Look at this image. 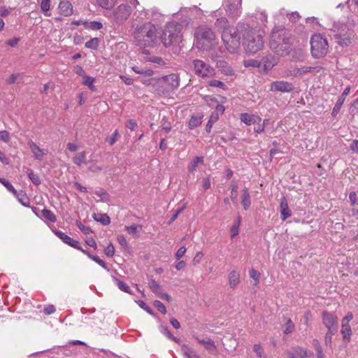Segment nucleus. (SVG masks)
Returning a JSON list of instances; mask_svg holds the SVG:
<instances>
[{"instance_id":"1","label":"nucleus","mask_w":358,"mask_h":358,"mask_svg":"<svg viewBox=\"0 0 358 358\" xmlns=\"http://www.w3.org/2000/svg\"><path fill=\"white\" fill-rule=\"evenodd\" d=\"M132 33L136 44L143 47H150L158 42L159 36L156 27L150 23L145 22L136 25Z\"/></svg>"},{"instance_id":"2","label":"nucleus","mask_w":358,"mask_h":358,"mask_svg":"<svg viewBox=\"0 0 358 358\" xmlns=\"http://www.w3.org/2000/svg\"><path fill=\"white\" fill-rule=\"evenodd\" d=\"M270 48L277 55L285 56L290 50V34L283 28L275 27L269 41Z\"/></svg>"},{"instance_id":"3","label":"nucleus","mask_w":358,"mask_h":358,"mask_svg":"<svg viewBox=\"0 0 358 358\" xmlns=\"http://www.w3.org/2000/svg\"><path fill=\"white\" fill-rule=\"evenodd\" d=\"M264 37L265 33L261 29H245L243 34L245 51L248 54L254 55L262 50L264 47Z\"/></svg>"},{"instance_id":"4","label":"nucleus","mask_w":358,"mask_h":358,"mask_svg":"<svg viewBox=\"0 0 358 358\" xmlns=\"http://www.w3.org/2000/svg\"><path fill=\"white\" fill-rule=\"evenodd\" d=\"M331 30L334 39L341 47L351 45L357 38L353 26L350 23L334 24Z\"/></svg>"},{"instance_id":"5","label":"nucleus","mask_w":358,"mask_h":358,"mask_svg":"<svg viewBox=\"0 0 358 358\" xmlns=\"http://www.w3.org/2000/svg\"><path fill=\"white\" fill-rule=\"evenodd\" d=\"M195 46L201 50H209L216 44L215 33L209 27L201 25L194 31Z\"/></svg>"},{"instance_id":"6","label":"nucleus","mask_w":358,"mask_h":358,"mask_svg":"<svg viewBox=\"0 0 358 358\" xmlns=\"http://www.w3.org/2000/svg\"><path fill=\"white\" fill-rule=\"evenodd\" d=\"M182 26L178 22L169 23L162 36V41L165 47L179 44L182 41Z\"/></svg>"},{"instance_id":"7","label":"nucleus","mask_w":358,"mask_h":358,"mask_svg":"<svg viewBox=\"0 0 358 358\" xmlns=\"http://www.w3.org/2000/svg\"><path fill=\"white\" fill-rule=\"evenodd\" d=\"M222 39L229 52L235 53L240 48L241 34L236 28H224L222 33Z\"/></svg>"},{"instance_id":"8","label":"nucleus","mask_w":358,"mask_h":358,"mask_svg":"<svg viewBox=\"0 0 358 358\" xmlns=\"http://www.w3.org/2000/svg\"><path fill=\"white\" fill-rule=\"evenodd\" d=\"M311 54L315 58L324 57L329 51V44L320 34H315L310 39Z\"/></svg>"},{"instance_id":"9","label":"nucleus","mask_w":358,"mask_h":358,"mask_svg":"<svg viewBox=\"0 0 358 358\" xmlns=\"http://www.w3.org/2000/svg\"><path fill=\"white\" fill-rule=\"evenodd\" d=\"M192 65L194 73L199 77L210 78L215 74L214 69L209 64L201 59H194Z\"/></svg>"},{"instance_id":"10","label":"nucleus","mask_w":358,"mask_h":358,"mask_svg":"<svg viewBox=\"0 0 358 358\" xmlns=\"http://www.w3.org/2000/svg\"><path fill=\"white\" fill-rule=\"evenodd\" d=\"M131 13V6L122 3L119 5L113 12V17L115 21L118 23L125 22Z\"/></svg>"},{"instance_id":"11","label":"nucleus","mask_w":358,"mask_h":358,"mask_svg":"<svg viewBox=\"0 0 358 358\" xmlns=\"http://www.w3.org/2000/svg\"><path fill=\"white\" fill-rule=\"evenodd\" d=\"M322 323L327 329V330H332L335 329V331H338V317L336 315L324 311L322 313Z\"/></svg>"},{"instance_id":"12","label":"nucleus","mask_w":358,"mask_h":358,"mask_svg":"<svg viewBox=\"0 0 358 358\" xmlns=\"http://www.w3.org/2000/svg\"><path fill=\"white\" fill-rule=\"evenodd\" d=\"M285 355L288 358H309L313 355V352L301 347L296 346L287 350Z\"/></svg>"},{"instance_id":"13","label":"nucleus","mask_w":358,"mask_h":358,"mask_svg":"<svg viewBox=\"0 0 358 358\" xmlns=\"http://www.w3.org/2000/svg\"><path fill=\"white\" fill-rule=\"evenodd\" d=\"M294 88L292 83L284 80L273 82L270 85V91L271 92H291Z\"/></svg>"},{"instance_id":"14","label":"nucleus","mask_w":358,"mask_h":358,"mask_svg":"<svg viewBox=\"0 0 358 358\" xmlns=\"http://www.w3.org/2000/svg\"><path fill=\"white\" fill-rule=\"evenodd\" d=\"M53 232L57 237H59L61 240H62L64 243L68 244L69 245H70L74 248H76L78 250H81V247H80L79 241L71 238L70 236L65 234L62 231L54 230Z\"/></svg>"},{"instance_id":"15","label":"nucleus","mask_w":358,"mask_h":358,"mask_svg":"<svg viewBox=\"0 0 358 358\" xmlns=\"http://www.w3.org/2000/svg\"><path fill=\"white\" fill-rule=\"evenodd\" d=\"M28 145L31 152L33 153L34 157L39 161H42L46 152L44 150L41 149L34 142L30 141L28 143Z\"/></svg>"},{"instance_id":"16","label":"nucleus","mask_w":358,"mask_h":358,"mask_svg":"<svg viewBox=\"0 0 358 358\" xmlns=\"http://www.w3.org/2000/svg\"><path fill=\"white\" fill-rule=\"evenodd\" d=\"M164 83L169 87V90H173L179 86V78L176 74L172 73L163 78Z\"/></svg>"},{"instance_id":"17","label":"nucleus","mask_w":358,"mask_h":358,"mask_svg":"<svg viewBox=\"0 0 358 358\" xmlns=\"http://www.w3.org/2000/svg\"><path fill=\"white\" fill-rule=\"evenodd\" d=\"M241 120L247 125L252 124H259L261 122V118L255 115H250L248 113H241L240 115Z\"/></svg>"},{"instance_id":"18","label":"nucleus","mask_w":358,"mask_h":358,"mask_svg":"<svg viewBox=\"0 0 358 358\" xmlns=\"http://www.w3.org/2000/svg\"><path fill=\"white\" fill-rule=\"evenodd\" d=\"M195 338L199 343L203 345L206 350H208L210 353L215 354L216 352V346L210 338L199 339L197 337H195Z\"/></svg>"},{"instance_id":"19","label":"nucleus","mask_w":358,"mask_h":358,"mask_svg":"<svg viewBox=\"0 0 358 358\" xmlns=\"http://www.w3.org/2000/svg\"><path fill=\"white\" fill-rule=\"evenodd\" d=\"M217 69L226 76H232L234 74L231 66L225 61L220 60L217 62Z\"/></svg>"},{"instance_id":"20","label":"nucleus","mask_w":358,"mask_h":358,"mask_svg":"<svg viewBox=\"0 0 358 358\" xmlns=\"http://www.w3.org/2000/svg\"><path fill=\"white\" fill-rule=\"evenodd\" d=\"M61 14L64 16H70L73 13L72 4L69 1H62L59 5Z\"/></svg>"},{"instance_id":"21","label":"nucleus","mask_w":358,"mask_h":358,"mask_svg":"<svg viewBox=\"0 0 358 358\" xmlns=\"http://www.w3.org/2000/svg\"><path fill=\"white\" fill-rule=\"evenodd\" d=\"M240 283V273L233 270L229 274V285L231 289H235Z\"/></svg>"},{"instance_id":"22","label":"nucleus","mask_w":358,"mask_h":358,"mask_svg":"<svg viewBox=\"0 0 358 358\" xmlns=\"http://www.w3.org/2000/svg\"><path fill=\"white\" fill-rule=\"evenodd\" d=\"M240 6L239 2L229 4L227 9L229 15L232 17H236L239 13Z\"/></svg>"},{"instance_id":"23","label":"nucleus","mask_w":358,"mask_h":358,"mask_svg":"<svg viewBox=\"0 0 358 358\" xmlns=\"http://www.w3.org/2000/svg\"><path fill=\"white\" fill-rule=\"evenodd\" d=\"M242 200L241 203L243 206V208L245 210H248L249 207L250 206L251 201H250V196L248 192V188L245 187L242 190Z\"/></svg>"},{"instance_id":"24","label":"nucleus","mask_w":358,"mask_h":358,"mask_svg":"<svg viewBox=\"0 0 358 358\" xmlns=\"http://www.w3.org/2000/svg\"><path fill=\"white\" fill-rule=\"evenodd\" d=\"M92 217L97 222H101L103 225H108L110 222V217L107 214L94 213Z\"/></svg>"},{"instance_id":"25","label":"nucleus","mask_w":358,"mask_h":358,"mask_svg":"<svg viewBox=\"0 0 358 358\" xmlns=\"http://www.w3.org/2000/svg\"><path fill=\"white\" fill-rule=\"evenodd\" d=\"M17 199V200L24 206H29V199L26 194V193L23 191L17 192L16 190V194H13Z\"/></svg>"},{"instance_id":"26","label":"nucleus","mask_w":358,"mask_h":358,"mask_svg":"<svg viewBox=\"0 0 358 358\" xmlns=\"http://www.w3.org/2000/svg\"><path fill=\"white\" fill-rule=\"evenodd\" d=\"M73 162L78 166H81L86 162V152L83 151L77 153L73 159Z\"/></svg>"},{"instance_id":"27","label":"nucleus","mask_w":358,"mask_h":358,"mask_svg":"<svg viewBox=\"0 0 358 358\" xmlns=\"http://www.w3.org/2000/svg\"><path fill=\"white\" fill-rule=\"evenodd\" d=\"M148 286L150 289L158 296L162 292L160 285L153 279L149 280Z\"/></svg>"},{"instance_id":"28","label":"nucleus","mask_w":358,"mask_h":358,"mask_svg":"<svg viewBox=\"0 0 358 358\" xmlns=\"http://www.w3.org/2000/svg\"><path fill=\"white\" fill-rule=\"evenodd\" d=\"M262 61L264 62L265 69H271L275 64V59L271 55H268L263 57Z\"/></svg>"},{"instance_id":"29","label":"nucleus","mask_w":358,"mask_h":358,"mask_svg":"<svg viewBox=\"0 0 358 358\" xmlns=\"http://www.w3.org/2000/svg\"><path fill=\"white\" fill-rule=\"evenodd\" d=\"M203 163V158L201 157H195L193 160L190 162L188 170L190 172H193L196 170V167L199 164Z\"/></svg>"},{"instance_id":"30","label":"nucleus","mask_w":358,"mask_h":358,"mask_svg":"<svg viewBox=\"0 0 358 358\" xmlns=\"http://www.w3.org/2000/svg\"><path fill=\"white\" fill-rule=\"evenodd\" d=\"M42 216L47 220L51 222H55L57 220L55 215L48 209H43L41 211Z\"/></svg>"},{"instance_id":"31","label":"nucleus","mask_w":358,"mask_h":358,"mask_svg":"<svg viewBox=\"0 0 358 358\" xmlns=\"http://www.w3.org/2000/svg\"><path fill=\"white\" fill-rule=\"evenodd\" d=\"M116 0H96L99 6L105 9L111 8L115 3Z\"/></svg>"},{"instance_id":"32","label":"nucleus","mask_w":358,"mask_h":358,"mask_svg":"<svg viewBox=\"0 0 358 358\" xmlns=\"http://www.w3.org/2000/svg\"><path fill=\"white\" fill-rule=\"evenodd\" d=\"M141 229V226L138 224H132L129 227H125V230L128 232L129 234L132 235L134 237H138V229Z\"/></svg>"},{"instance_id":"33","label":"nucleus","mask_w":358,"mask_h":358,"mask_svg":"<svg viewBox=\"0 0 358 358\" xmlns=\"http://www.w3.org/2000/svg\"><path fill=\"white\" fill-rule=\"evenodd\" d=\"M341 334H343V339L349 341L352 334V330L350 325L343 324L341 327Z\"/></svg>"},{"instance_id":"34","label":"nucleus","mask_w":358,"mask_h":358,"mask_svg":"<svg viewBox=\"0 0 358 358\" xmlns=\"http://www.w3.org/2000/svg\"><path fill=\"white\" fill-rule=\"evenodd\" d=\"M84 26L87 28L92 30H99L102 28L103 25L101 22L94 21L91 22H83Z\"/></svg>"},{"instance_id":"35","label":"nucleus","mask_w":358,"mask_h":358,"mask_svg":"<svg viewBox=\"0 0 358 358\" xmlns=\"http://www.w3.org/2000/svg\"><path fill=\"white\" fill-rule=\"evenodd\" d=\"M313 346L314 347L317 358H322V356H324V354L323 353L322 348L320 345V343L317 339H314L313 341Z\"/></svg>"},{"instance_id":"36","label":"nucleus","mask_w":358,"mask_h":358,"mask_svg":"<svg viewBox=\"0 0 358 358\" xmlns=\"http://www.w3.org/2000/svg\"><path fill=\"white\" fill-rule=\"evenodd\" d=\"M201 124V118L198 116H192L189 121V127L194 129Z\"/></svg>"},{"instance_id":"37","label":"nucleus","mask_w":358,"mask_h":358,"mask_svg":"<svg viewBox=\"0 0 358 358\" xmlns=\"http://www.w3.org/2000/svg\"><path fill=\"white\" fill-rule=\"evenodd\" d=\"M99 43V40L98 38H93L85 43V47L87 48L96 50Z\"/></svg>"},{"instance_id":"38","label":"nucleus","mask_w":358,"mask_h":358,"mask_svg":"<svg viewBox=\"0 0 358 358\" xmlns=\"http://www.w3.org/2000/svg\"><path fill=\"white\" fill-rule=\"evenodd\" d=\"M115 282H116V284H117V285L118 288H119L120 290H122V291H123V292H127V293H129V294H131V289H130V288H129V287L128 286V285H127V284L124 283V282H122V281L119 280H118V279H117V278H115Z\"/></svg>"},{"instance_id":"39","label":"nucleus","mask_w":358,"mask_h":358,"mask_svg":"<svg viewBox=\"0 0 358 358\" xmlns=\"http://www.w3.org/2000/svg\"><path fill=\"white\" fill-rule=\"evenodd\" d=\"M94 81V79L92 77L84 76L83 83L87 85L91 90L94 91L95 90L93 85Z\"/></svg>"},{"instance_id":"40","label":"nucleus","mask_w":358,"mask_h":358,"mask_svg":"<svg viewBox=\"0 0 358 358\" xmlns=\"http://www.w3.org/2000/svg\"><path fill=\"white\" fill-rule=\"evenodd\" d=\"M344 100H343V97H338L336 103V105L334 106V108H333V110H332V115L334 116L336 115V114L339 112L341 106H343V103H344Z\"/></svg>"},{"instance_id":"41","label":"nucleus","mask_w":358,"mask_h":358,"mask_svg":"<svg viewBox=\"0 0 358 358\" xmlns=\"http://www.w3.org/2000/svg\"><path fill=\"white\" fill-rule=\"evenodd\" d=\"M338 331H335V329L329 331L328 330L324 336V342L326 345L331 346L332 336L334 335Z\"/></svg>"},{"instance_id":"42","label":"nucleus","mask_w":358,"mask_h":358,"mask_svg":"<svg viewBox=\"0 0 358 358\" xmlns=\"http://www.w3.org/2000/svg\"><path fill=\"white\" fill-rule=\"evenodd\" d=\"M50 8V0H41V8L45 13V15L50 16L47 13L49 11Z\"/></svg>"},{"instance_id":"43","label":"nucleus","mask_w":358,"mask_h":358,"mask_svg":"<svg viewBox=\"0 0 358 358\" xmlns=\"http://www.w3.org/2000/svg\"><path fill=\"white\" fill-rule=\"evenodd\" d=\"M294 323L292 322L291 319H288L285 325L284 333L285 334H289L292 333L294 331Z\"/></svg>"},{"instance_id":"44","label":"nucleus","mask_w":358,"mask_h":358,"mask_svg":"<svg viewBox=\"0 0 358 358\" xmlns=\"http://www.w3.org/2000/svg\"><path fill=\"white\" fill-rule=\"evenodd\" d=\"M0 182L3 185V186L13 194H16V189L13 187V186L5 178H0Z\"/></svg>"},{"instance_id":"45","label":"nucleus","mask_w":358,"mask_h":358,"mask_svg":"<svg viewBox=\"0 0 358 358\" xmlns=\"http://www.w3.org/2000/svg\"><path fill=\"white\" fill-rule=\"evenodd\" d=\"M28 176L35 185H39L41 184L40 177L37 174L34 173L33 171H30L28 173Z\"/></svg>"},{"instance_id":"46","label":"nucleus","mask_w":358,"mask_h":358,"mask_svg":"<svg viewBox=\"0 0 358 358\" xmlns=\"http://www.w3.org/2000/svg\"><path fill=\"white\" fill-rule=\"evenodd\" d=\"M249 274L250 278L255 281V285H257L259 281L260 273L254 268H251L250 270Z\"/></svg>"},{"instance_id":"47","label":"nucleus","mask_w":358,"mask_h":358,"mask_svg":"<svg viewBox=\"0 0 358 358\" xmlns=\"http://www.w3.org/2000/svg\"><path fill=\"white\" fill-rule=\"evenodd\" d=\"M317 67H311V66H302L301 68L297 69V72L296 74H303L308 72H312L316 70Z\"/></svg>"},{"instance_id":"48","label":"nucleus","mask_w":358,"mask_h":358,"mask_svg":"<svg viewBox=\"0 0 358 358\" xmlns=\"http://www.w3.org/2000/svg\"><path fill=\"white\" fill-rule=\"evenodd\" d=\"M120 138V134L117 130H115L111 137H107L106 141L109 143L110 145H113Z\"/></svg>"},{"instance_id":"49","label":"nucleus","mask_w":358,"mask_h":358,"mask_svg":"<svg viewBox=\"0 0 358 358\" xmlns=\"http://www.w3.org/2000/svg\"><path fill=\"white\" fill-rule=\"evenodd\" d=\"M215 24L217 28H220V29L223 28V29H224V28L229 27L228 26H227V20L225 17H221V18L217 19V21L215 22Z\"/></svg>"},{"instance_id":"50","label":"nucleus","mask_w":358,"mask_h":358,"mask_svg":"<svg viewBox=\"0 0 358 358\" xmlns=\"http://www.w3.org/2000/svg\"><path fill=\"white\" fill-rule=\"evenodd\" d=\"M90 258L92 260H93L95 262H96L97 264H99L104 269H106L107 271H109V268L107 267L106 263L102 259H101L98 256L90 255Z\"/></svg>"},{"instance_id":"51","label":"nucleus","mask_w":358,"mask_h":358,"mask_svg":"<svg viewBox=\"0 0 358 358\" xmlns=\"http://www.w3.org/2000/svg\"><path fill=\"white\" fill-rule=\"evenodd\" d=\"M155 307L159 311L161 312L162 314H166V307L160 301H158V300H155L153 303Z\"/></svg>"},{"instance_id":"52","label":"nucleus","mask_w":358,"mask_h":358,"mask_svg":"<svg viewBox=\"0 0 358 358\" xmlns=\"http://www.w3.org/2000/svg\"><path fill=\"white\" fill-rule=\"evenodd\" d=\"M208 83L211 87H220L223 90L225 89V85L222 82L217 80H211L208 81Z\"/></svg>"},{"instance_id":"53","label":"nucleus","mask_w":358,"mask_h":358,"mask_svg":"<svg viewBox=\"0 0 358 358\" xmlns=\"http://www.w3.org/2000/svg\"><path fill=\"white\" fill-rule=\"evenodd\" d=\"M186 208V206L183 205L181 208H178L176 212L172 215L170 220L168 222V224H171L173 222L178 215Z\"/></svg>"},{"instance_id":"54","label":"nucleus","mask_w":358,"mask_h":358,"mask_svg":"<svg viewBox=\"0 0 358 358\" xmlns=\"http://www.w3.org/2000/svg\"><path fill=\"white\" fill-rule=\"evenodd\" d=\"M182 350H184V356L185 358H197L195 353L189 350L187 346H183Z\"/></svg>"},{"instance_id":"55","label":"nucleus","mask_w":358,"mask_h":358,"mask_svg":"<svg viewBox=\"0 0 358 358\" xmlns=\"http://www.w3.org/2000/svg\"><path fill=\"white\" fill-rule=\"evenodd\" d=\"M244 66L245 67H259V62L257 60L255 59H248L244 61Z\"/></svg>"},{"instance_id":"56","label":"nucleus","mask_w":358,"mask_h":358,"mask_svg":"<svg viewBox=\"0 0 358 358\" xmlns=\"http://www.w3.org/2000/svg\"><path fill=\"white\" fill-rule=\"evenodd\" d=\"M105 254L108 257H113L115 254V248L112 243H110L104 250Z\"/></svg>"},{"instance_id":"57","label":"nucleus","mask_w":358,"mask_h":358,"mask_svg":"<svg viewBox=\"0 0 358 358\" xmlns=\"http://www.w3.org/2000/svg\"><path fill=\"white\" fill-rule=\"evenodd\" d=\"M10 134L7 131L3 130L0 131V141H2L5 143H8L10 141Z\"/></svg>"},{"instance_id":"58","label":"nucleus","mask_w":358,"mask_h":358,"mask_svg":"<svg viewBox=\"0 0 358 358\" xmlns=\"http://www.w3.org/2000/svg\"><path fill=\"white\" fill-rule=\"evenodd\" d=\"M239 224H234L230 229L231 238H233L238 234Z\"/></svg>"},{"instance_id":"59","label":"nucleus","mask_w":358,"mask_h":358,"mask_svg":"<svg viewBox=\"0 0 358 358\" xmlns=\"http://www.w3.org/2000/svg\"><path fill=\"white\" fill-rule=\"evenodd\" d=\"M149 61L152 63L157 64L159 66H163V65L166 64L164 59L160 57H152L150 58Z\"/></svg>"},{"instance_id":"60","label":"nucleus","mask_w":358,"mask_h":358,"mask_svg":"<svg viewBox=\"0 0 358 358\" xmlns=\"http://www.w3.org/2000/svg\"><path fill=\"white\" fill-rule=\"evenodd\" d=\"M137 303L141 308L144 309L145 311H147L150 315H153V312L151 310V308L148 306H147L144 301L139 300L137 301Z\"/></svg>"},{"instance_id":"61","label":"nucleus","mask_w":358,"mask_h":358,"mask_svg":"<svg viewBox=\"0 0 358 358\" xmlns=\"http://www.w3.org/2000/svg\"><path fill=\"white\" fill-rule=\"evenodd\" d=\"M280 214H281V219L283 221L291 216V213H290L289 208H287L286 209H282L280 210Z\"/></svg>"},{"instance_id":"62","label":"nucleus","mask_w":358,"mask_h":358,"mask_svg":"<svg viewBox=\"0 0 358 358\" xmlns=\"http://www.w3.org/2000/svg\"><path fill=\"white\" fill-rule=\"evenodd\" d=\"M185 252H186V248H185V247H184V246L180 247V248L178 250V251L176 252V255H175L176 258L177 259H180L181 257H183V255H185Z\"/></svg>"},{"instance_id":"63","label":"nucleus","mask_w":358,"mask_h":358,"mask_svg":"<svg viewBox=\"0 0 358 358\" xmlns=\"http://www.w3.org/2000/svg\"><path fill=\"white\" fill-rule=\"evenodd\" d=\"M253 350L257 353V356L259 357L262 358V355H263V349L261 347V345H258V344L254 345Z\"/></svg>"},{"instance_id":"64","label":"nucleus","mask_w":358,"mask_h":358,"mask_svg":"<svg viewBox=\"0 0 358 358\" xmlns=\"http://www.w3.org/2000/svg\"><path fill=\"white\" fill-rule=\"evenodd\" d=\"M117 241L124 248H127L128 245L127 241L123 235L118 236Z\"/></svg>"}]
</instances>
